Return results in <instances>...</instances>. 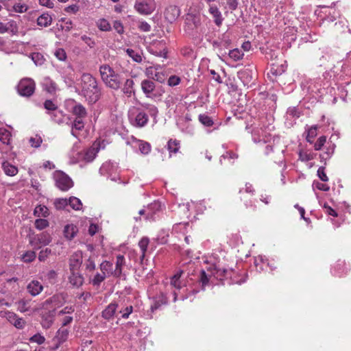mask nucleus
<instances>
[{
    "instance_id": "nucleus-25",
    "label": "nucleus",
    "mask_w": 351,
    "mask_h": 351,
    "mask_svg": "<svg viewBox=\"0 0 351 351\" xmlns=\"http://www.w3.org/2000/svg\"><path fill=\"white\" fill-rule=\"evenodd\" d=\"M99 269L104 274H106L107 277L114 276L113 265L111 262L104 261L99 265Z\"/></svg>"
},
{
    "instance_id": "nucleus-15",
    "label": "nucleus",
    "mask_w": 351,
    "mask_h": 351,
    "mask_svg": "<svg viewBox=\"0 0 351 351\" xmlns=\"http://www.w3.org/2000/svg\"><path fill=\"white\" fill-rule=\"evenodd\" d=\"M69 331L66 328H60L58 330L56 335L54 337V340L57 341L56 345V349L58 348L59 346L65 342L69 337Z\"/></svg>"
},
{
    "instance_id": "nucleus-51",
    "label": "nucleus",
    "mask_w": 351,
    "mask_h": 351,
    "mask_svg": "<svg viewBox=\"0 0 351 351\" xmlns=\"http://www.w3.org/2000/svg\"><path fill=\"white\" fill-rule=\"evenodd\" d=\"M54 204L57 209H64L67 205H69V199L66 198H59L55 200Z\"/></svg>"
},
{
    "instance_id": "nucleus-58",
    "label": "nucleus",
    "mask_w": 351,
    "mask_h": 351,
    "mask_svg": "<svg viewBox=\"0 0 351 351\" xmlns=\"http://www.w3.org/2000/svg\"><path fill=\"white\" fill-rule=\"evenodd\" d=\"M54 55L59 60L61 61H64L67 58L66 53L62 48L57 49L54 52Z\"/></svg>"
},
{
    "instance_id": "nucleus-55",
    "label": "nucleus",
    "mask_w": 351,
    "mask_h": 351,
    "mask_svg": "<svg viewBox=\"0 0 351 351\" xmlns=\"http://www.w3.org/2000/svg\"><path fill=\"white\" fill-rule=\"evenodd\" d=\"M51 254V250L50 248L47 247L39 252L38 258L40 262H43L47 260V258Z\"/></svg>"
},
{
    "instance_id": "nucleus-1",
    "label": "nucleus",
    "mask_w": 351,
    "mask_h": 351,
    "mask_svg": "<svg viewBox=\"0 0 351 351\" xmlns=\"http://www.w3.org/2000/svg\"><path fill=\"white\" fill-rule=\"evenodd\" d=\"M158 114L157 107L151 104H141L140 106H133L128 111L130 123L136 128L145 126L149 121L148 114L156 119Z\"/></svg>"
},
{
    "instance_id": "nucleus-49",
    "label": "nucleus",
    "mask_w": 351,
    "mask_h": 351,
    "mask_svg": "<svg viewBox=\"0 0 351 351\" xmlns=\"http://www.w3.org/2000/svg\"><path fill=\"white\" fill-rule=\"evenodd\" d=\"M44 108L47 110V112H51L58 109L57 104H56L51 99H47L43 104Z\"/></svg>"
},
{
    "instance_id": "nucleus-35",
    "label": "nucleus",
    "mask_w": 351,
    "mask_h": 351,
    "mask_svg": "<svg viewBox=\"0 0 351 351\" xmlns=\"http://www.w3.org/2000/svg\"><path fill=\"white\" fill-rule=\"evenodd\" d=\"M37 241L42 245H47L51 241L50 234L46 232H43L36 236Z\"/></svg>"
},
{
    "instance_id": "nucleus-9",
    "label": "nucleus",
    "mask_w": 351,
    "mask_h": 351,
    "mask_svg": "<svg viewBox=\"0 0 351 351\" xmlns=\"http://www.w3.org/2000/svg\"><path fill=\"white\" fill-rule=\"evenodd\" d=\"M83 262L82 253L77 251L73 254L69 258V270L70 271H80V268Z\"/></svg>"
},
{
    "instance_id": "nucleus-62",
    "label": "nucleus",
    "mask_w": 351,
    "mask_h": 351,
    "mask_svg": "<svg viewBox=\"0 0 351 351\" xmlns=\"http://www.w3.org/2000/svg\"><path fill=\"white\" fill-rule=\"evenodd\" d=\"M335 145L332 144L331 146L328 147L327 151L324 154H321L320 157L322 159L327 160L331 157L335 151Z\"/></svg>"
},
{
    "instance_id": "nucleus-29",
    "label": "nucleus",
    "mask_w": 351,
    "mask_h": 351,
    "mask_svg": "<svg viewBox=\"0 0 351 351\" xmlns=\"http://www.w3.org/2000/svg\"><path fill=\"white\" fill-rule=\"evenodd\" d=\"M2 168L4 173L9 176H14L18 173L17 167L8 162H3Z\"/></svg>"
},
{
    "instance_id": "nucleus-30",
    "label": "nucleus",
    "mask_w": 351,
    "mask_h": 351,
    "mask_svg": "<svg viewBox=\"0 0 351 351\" xmlns=\"http://www.w3.org/2000/svg\"><path fill=\"white\" fill-rule=\"evenodd\" d=\"M11 136V132L8 130L4 128H0V142L4 145H9Z\"/></svg>"
},
{
    "instance_id": "nucleus-40",
    "label": "nucleus",
    "mask_w": 351,
    "mask_h": 351,
    "mask_svg": "<svg viewBox=\"0 0 351 351\" xmlns=\"http://www.w3.org/2000/svg\"><path fill=\"white\" fill-rule=\"evenodd\" d=\"M48 114L50 115L51 119L53 121L57 123H62L63 121V112L62 110H60L57 109L56 110L51 112H47Z\"/></svg>"
},
{
    "instance_id": "nucleus-39",
    "label": "nucleus",
    "mask_w": 351,
    "mask_h": 351,
    "mask_svg": "<svg viewBox=\"0 0 351 351\" xmlns=\"http://www.w3.org/2000/svg\"><path fill=\"white\" fill-rule=\"evenodd\" d=\"M125 52L135 62L140 63L142 62L141 53L129 48L125 50Z\"/></svg>"
},
{
    "instance_id": "nucleus-11",
    "label": "nucleus",
    "mask_w": 351,
    "mask_h": 351,
    "mask_svg": "<svg viewBox=\"0 0 351 351\" xmlns=\"http://www.w3.org/2000/svg\"><path fill=\"white\" fill-rule=\"evenodd\" d=\"M180 14V10L176 5H169L165 11V19L170 23L177 20Z\"/></svg>"
},
{
    "instance_id": "nucleus-34",
    "label": "nucleus",
    "mask_w": 351,
    "mask_h": 351,
    "mask_svg": "<svg viewBox=\"0 0 351 351\" xmlns=\"http://www.w3.org/2000/svg\"><path fill=\"white\" fill-rule=\"evenodd\" d=\"M167 149L169 150L170 155L171 154H176L180 149V141L176 139H170L167 142Z\"/></svg>"
},
{
    "instance_id": "nucleus-23",
    "label": "nucleus",
    "mask_w": 351,
    "mask_h": 351,
    "mask_svg": "<svg viewBox=\"0 0 351 351\" xmlns=\"http://www.w3.org/2000/svg\"><path fill=\"white\" fill-rule=\"evenodd\" d=\"M52 16L48 13H43L37 19V25L40 27H47L52 23Z\"/></svg>"
},
{
    "instance_id": "nucleus-33",
    "label": "nucleus",
    "mask_w": 351,
    "mask_h": 351,
    "mask_svg": "<svg viewBox=\"0 0 351 351\" xmlns=\"http://www.w3.org/2000/svg\"><path fill=\"white\" fill-rule=\"evenodd\" d=\"M149 243V239L146 237H143L138 242V246H139L141 253H142L141 256L140 257L141 261H143V260L145 258V253L147 252Z\"/></svg>"
},
{
    "instance_id": "nucleus-14",
    "label": "nucleus",
    "mask_w": 351,
    "mask_h": 351,
    "mask_svg": "<svg viewBox=\"0 0 351 351\" xmlns=\"http://www.w3.org/2000/svg\"><path fill=\"white\" fill-rule=\"evenodd\" d=\"M74 105L71 108V113L75 118L85 119L87 117V111L85 107L80 103L73 101Z\"/></svg>"
},
{
    "instance_id": "nucleus-48",
    "label": "nucleus",
    "mask_w": 351,
    "mask_h": 351,
    "mask_svg": "<svg viewBox=\"0 0 351 351\" xmlns=\"http://www.w3.org/2000/svg\"><path fill=\"white\" fill-rule=\"evenodd\" d=\"M43 139L40 135H35V136L30 137L29 143L32 147L38 148L40 146Z\"/></svg>"
},
{
    "instance_id": "nucleus-36",
    "label": "nucleus",
    "mask_w": 351,
    "mask_h": 351,
    "mask_svg": "<svg viewBox=\"0 0 351 351\" xmlns=\"http://www.w3.org/2000/svg\"><path fill=\"white\" fill-rule=\"evenodd\" d=\"M107 275L104 274L101 271V273H97L93 278L90 279V283H91L93 286L99 287L101 283L105 280Z\"/></svg>"
},
{
    "instance_id": "nucleus-42",
    "label": "nucleus",
    "mask_w": 351,
    "mask_h": 351,
    "mask_svg": "<svg viewBox=\"0 0 351 351\" xmlns=\"http://www.w3.org/2000/svg\"><path fill=\"white\" fill-rule=\"evenodd\" d=\"M31 58L34 64L37 66L43 65L45 62L44 56L40 53L34 52L31 54Z\"/></svg>"
},
{
    "instance_id": "nucleus-24",
    "label": "nucleus",
    "mask_w": 351,
    "mask_h": 351,
    "mask_svg": "<svg viewBox=\"0 0 351 351\" xmlns=\"http://www.w3.org/2000/svg\"><path fill=\"white\" fill-rule=\"evenodd\" d=\"M157 69H154L153 67L147 69V73L148 75H151L154 80H156L160 83H162L165 80V75L162 72H158Z\"/></svg>"
},
{
    "instance_id": "nucleus-60",
    "label": "nucleus",
    "mask_w": 351,
    "mask_h": 351,
    "mask_svg": "<svg viewBox=\"0 0 351 351\" xmlns=\"http://www.w3.org/2000/svg\"><path fill=\"white\" fill-rule=\"evenodd\" d=\"M98 27L101 31H109L111 29L110 23L106 19H101L99 21Z\"/></svg>"
},
{
    "instance_id": "nucleus-13",
    "label": "nucleus",
    "mask_w": 351,
    "mask_h": 351,
    "mask_svg": "<svg viewBox=\"0 0 351 351\" xmlns=\"http://www.w3.org/2000/svg\"><path fill=\"white\" fill-rule=\"evenodd\" d=\"M168 302V299L165 294L160 293V294L153 297L152 304L151 305V311L152 312L159 309L162 305H166Z\"/></svg>"
},
{
    "instance_id": "nucleus-38",
    "label": "nucleus",
    "mask_w": 351,
    "mask_h": 351,
    "mask_svg": "<svg viewBox=\"0 0 351 351\" xmlns=\"http://www.w3.org/2000/svg\"><path fill=\"white\" fill-rule=\"evenodd\" d=\"M211 276L212 274L210 272L206 273L203 269L200 270L199 281L202 283V289H204V287L208 284Z\"/></svg>"
},
{
    "instance_id": "nucleus-63",
    "label": "nucleus",
    "mask_w": 351,
    "mask_h": 351,
    "mask_svg": "<svg viewBox=\"0 0 351 351\" xmlns=\"http://www.w3.org/2000/svg\"><path fill=\"white\" fill-rule=\"evenodd\" d=\"M81 40L84 42V43L86 44L90 48H93L96 45L95 40L86 35H82L81 36Z\"/></svg>"
},
{
    "instance_id": "nucleus-27",
    "label": "nucleus",
    "mask_w": 351,
    "mask_h": 351,
    "mask_svg": "<svg viewBox=\"0 0 351 351\" xmlns=\"http://www.w3.org/2000/svg\"><path fill=\"white\" fill-rule=\"evenodd\" d=\"M84 119H79V118H75L73 123H72V130H71V134L77 137V134L75 132V130L81 131L84 128Z\"/></svg>"
},
{
    "instance_id": "nucleus-18",
    "label": "nucleus",
    "mask_w": 351,
    "mask_h": 351,
    "mask_svg": "<svg viewBox=\"0 0 351 351\" xmlns=\"http://www.w3.org/2000/svg\"><path fill=\"white\" fill-rule=\"evenodd\" d=\"M71 275L69 278V282L71 285H72L73 287H81L84 283V277L80 273V271H70Z\"/></svg>"
},
{
    "instance_id": "nucleus-16",
    "label": "nucleus",
    "mask_w": 351,
    "mask_h": 351,
    "mask_svg": "<svg viewBox=\"0 0 351 351\" xmlns=\"http://www.w3.org/2000/svg\"><path fill=\"white\" fill-rule=\"evenodd\" d=\"M125 265V257L119 254L116 257L115 269L114 270V277L120 278L122 276V269Z\"/></svg>"
},
{
    "instance_id": "nucleus-6",
    "label": "nucleus",
    "mask_w": 351,
    "mask_h": 351,
    "mask_svg": "<svg viewBox=\"0 0 351 351\" xmlns=\"http://www.w3.org/2000/svg\"><path fill=\"white\" fill-rule=\"evenodd\" d=\"M201 25V16L199 14L189 13L185 19L184 30L189 34H192Z\"/></svg>"
},
{
    "instance_id": "nucleus-37",
    "label": "nucleus",
    "mask_w": 351,
    "mask_h": 351,
    "mask_svg": "<svg viewBox=\"0 0 351 351\" xmlns=\"http://www.w3.org/2000/svg\"><path fill=\"white\" fill-rule=\"evenodd\" d=\"M239 193L241 195V200H243V199H247V196L245 193L246 195H250L251 197L253 196L254 194V189L251 184L247 183L245 184V191H243V189H240Z\"/></svg>"
},
{
    "instance_id": "nucleus-54",
    "label": "nucleus",
    "mask_w": 351,
    "mask_h": 351,
    "mask_svg": "<svg viewBox=\"0 0 351 351\" xmlns=\"http://www.w3.org/2000/svg\"><path fill=\"white\" fill-rule=\"evenodd\" d=\"M230 44V40H223L220 42L215 41L213 43V46L219 49L220 53H222L223 48H227Z\"/></svg>"
},
{
    "instance_id": "nucleus-20",
    "label": "nucleus",
    "mask_w": 351,
    "mask_h": 351,
    "mask_svg": "<svg viewBox=\"0 0 351 351\" xmlns=\"http://www.w3.org/2000/svg\"><path fill=\"white\" fill-rule=\"evenodd\" d=\"M141 85L143 92L147 97H150L156 87L154 82L151 80H143Z\"/></svg>"
},
{
    "instance_id": "nucleus-7",
    "label": "nucleus",
    "mask_w": 351,
    "mask_h": 351,
    "mask_svg": "<svg viewBox=\"0 0 351 351\" xmlns=\"http://www.w3.org/2000/svg\"><path fill=\"white\" fill-rule=\"evenodd\" d=\"M208 272H210L217 280H223L224 278L231 277L232 270L215 265L209 267Z\"/></svg>"
},
{
    "instance_id": "nucleus-47",
    "label": "nucleus",
    "mask_w": 351,
    "mask_h": 351,
    "mask_svg": "<svg viewBox=\"0 0 351 351\" xmlns=\"http://www.w3.org/2000/svg\"><path fill=\"white\" fill-rule=\"evenodd\" d=\"M84 267H85L86 272H93L96 268L95 261L91 257H89L87 260L85 261Z\"/></svg>"
},
{
    "instance_id": "nucleus-59",
    "label": "nucleus",
    "mask_w": 351,
    "mask_h": 351,
    "mask_svg": "<svg viewBox=\"0 0 351 351\" xmlns=\"http://www.w3.org/2000/svg\"><path fill=\"white\" fill-rule=\"evenodd\" d=\"M139 150L143 154H148L151 151V145L149 143L141 142L139 145Z\"/></svg>"
},
{
    "instance_id": "nucleus-19",
    "label": "nucleus",
    "mask_w": 351,
    "mask_h": 351,
    "mask_svg": "<svg viewBox=\"0 0 351 351\" xmlns=\"http://www.w3.org/2000/svg\"><path fill=\"white\" fill-rule=\"evenodd\" d=\"M27 289L32 296H36L43 291V287L38 280H32L28 284Z\"/></svg>"
},
{
    "instance_id": "nucleus-31",
    "label": "nucleus",
    "mask_w": 351,
    "mask_h": 351,
    "mask_svg": "<svg viewBox=\"0 0 351 351\" xmlns=\"http://www.w3.org/2000/svg\"><path fill=\"white\" fill-rule=\"evenodd\" d=\"M320 9L315 11V14L320 17L322 20H328V15L331 14L330 9L327 6H319Z\"/></svg>"
},
{
    "instance_id": "nucleus-50",
    "label": "nucleus",
    "mask_w": 351,
    "mask_h": 351,
    "mask_svg": "<svg viewBox=\"0 0 351 351\" xmlns=\"http://www.w3.org/2000/svg\"><path fill=\"white\" fill-rule=\"evenodd\" d=\"M28 10V6L25 3H16L12 6V11L18 13L25 12Z\"/></svg>"
},
{
    "instance_id": "nucleus-26",
    "label": "nucleus",
    "mask_w": 351,
    "mask_h": 351,
    "mask_svg": "<svg viewBox=\"0 0 351 351\" xmlns=\"http://www.w3.org/2000/svg\"><path fill=\"white\" fill-rule=\"evenodd\" d=\"M348 269L344 261H339L333 267L334 275L341 276L343 274H346Z\"/></svg>"
},
{
    "instance_id": "nucleus-41",
    "label": "nucleus",
    "mask_w": 351,
    "mask_h": 351,
    "mask_svg": "<svg viewBox=\"0 0 351 351\" xmlns=\"http://www.w3.org/2000/svg\"><path fill=\"white\" fill-rule=\"evenodd\" d=\"M244 53L239 49H234L230 50L228 52V56L230 59L234 61H238L243 58Z\"/></svg>"
},
{
    "instance_id": "nucleus-45",
    "label": "nucleus",
    "mask_w": 351,
    "mask_h": 351,
    "mask_svg": "<svg viewBox=\"0 0 351 351\" xmlns=\"http://www.w3.org/2000/svg\"><path fill=\"white\" fill-rule=\"evenodd\" d=\"M198 118L200 123L204 126L210 127L214 124L213 119L206 114H200Z\"/></svg>"
},
{
    "instance_id": "nucleus-44",
    "label": "nucleus",
    "mask_w": 351,
    "mask_h": 351,
    "mask_svg": "<svg viewBox=\"0 0 351 351\" xmlns=\"http://www.w3.org/2000/svg\"><path fill=\"white\" fill-rule=\"evenodd\" d=\"M6 24V29L8 32H10L12 35H16L19 32V27L17 23L14 20H10Z\"/></svg>"
},
{
    "instance_id": "nucleus-3",
    "label": "nucleus",
    "mask_w": 351,
    "mask_h": 351,
    "mask_svg": "<svg viewBox=\"0 0 351 351\" xmlns=\"http://www.w3.org/2000/svg\"><path fill=\"white\" fill-rule=\"evenodd\" d=\"M99 73L104 84L109 88L117 90L121 87L122 80L121 75L108 64H102L99 66Z\"/></svg>"
},
{
    "instance_id": "nucleus-32",
    "label": "nucleus",
    "mask_w": 351,
    "mask_h": 351,
    "mask_svg": "<svg viewBox=\"0 0 351 351\" xmlns=\"http://www.w3.org/2000/svg\"><path fill=\"white\" fill-rule=\"evenodd\" d=\"M302 114V110L298 107H290L287 110V119H297Z\"/></svg>"
},
{
    "instance_id": "nucleus-61",
    "label": "nucleus",
    "mask_w": 351,
    "mask_h": 351,
    "mask_svg": "<svg viewBox=\"0 0 351 351\" xmlns=\"http://www.w3.org/2000/svg\"><path fill=\"white\" fill-rule=\"evenodd\" d=\"M326 142V137L325 136H320L317 141L314 143V149L315 150H320Z\"/></svg>"
},
{
    "instance_id": "nucleus-8",
    "label": "nucleus",
    "mask_w": 351,
    "mask_h": 351,
    "mask_svg": "<svg viewBox=\"0 0 351 351\" xmlns=\"http://www.w3.org/2000/svg\"><path fill=\"white\" fill-rule=\"evenodd\" d=\"M238 77L245 86H251L255 80L253 71L246 68L238 72Z\"/></svg>"
},
{
    "instance_id": "nucleus-57",
    "label": "nucleus",
    "mask_w": 351,
    "mask_h": 351,
    "mask_svg": "<svg viewBox=\"0 0 351 351\" xmlns=\"http://www.w3.org/2000/svg\"><path fill=\"white\" fill-rule=\"evenodd\" d=\"M133 312V306L132 305L126 306L125 308H121L119 313H121V317L128 319L130 315Z\"/></svg>"
},
{
    "instance_id": "nucleus-2",
    "label": "nucleus",
    "mask_w": 351,
    "mask_h": 351,
    "mask_svg": "<svg viewBox=\"0 0 351 351\" xmlns=\"http://www.w3.org/2000/svg\"><path fill=\"white\" fill-rule=\"evenodd\" d=\"M80 95L90 105L95 104L101 97V88L96 78L90 73H83L81 77Z\"/></svg>"
},
{
    "instance_id": "nucleus-21",
    "label": "nucleus",
    "mask_w": 351,
    "mask_h": 351,
    "mask_svg": "<svg viewBox=\"0 0 351 351\" xmlns=\"http://www.w3.org/2000/svg\"><path fill=\"white\" fill-rule=\"evenodd\" d=\"M209 12L214 18V22L217 26H220L223 20L221 13L216 5H210Z\"/></svg>"
},
{
    "instance_id": "nucleus-64",
    "label": "nucleus",
    "mask_w": 351,
    "mask_h": 351,
    "mask_svg": "<svg viewBox=\"0 0 351 351\" xmlns=\"http://www.w3.org/2000/svg\"><path fill=\"white\" fill-rule=\"evenodd\" d=\"M285 72V69L282 65H281V67L279 68H275L271 67L269 72L268 73V75H272L273 76H278L282 75Z\"/></svg>"
},
{
    "instance_id": "nucleus-17",
    "label": "nucleus",
    "mask_w": 351,
    "mask_h": 351,
    "mask_svg": "<svg viewBox=\"0 0 351 351\" xmlns=\"http://www.w3.org/2000/svg\"><path fill=\"white\" fill-rule=\"evenodd\" d=\"M134 82L132 79H127L121 88V92L128 97H130L135 93L134 87Z\"/></svg>"
},
{
    "instance_id": "nucleus-28",
    "label": "nucleus",
    "mask_w": 351,
    "mask_h": 351,
    "mask_svg": "<svg viewBox=\"0 0 351 351\" xmlns=\"http://www.w3.org/2000/svg\"><path fill=\"white\" fill-rule=\"evenodd\" d=\"M78 228L76 226L73 224H68L64 227V236L69 239H72L75 237Z\"/></svg>"
},
{
    "instance_id": "nucleus-53",
    "label": "nucleus",
    "mask_w": 351,
    "mask_h": 351,
    "mask_svg": "<svg viewBox=\"0 0 351 351\" xmlns=\"http://www.w3.org/2000/svg\"><path fill=\"white\" fill-rule=\"evenodd\" d=\"M96 156V152L94 148L88 149L86 151L84 159L87 162H91L94 160Z\"/></svg>"
},
{
    "instance_id": "nucleus-22",
    "label": "nucleus",
    "mask_w": 351,
    "mask_h": 351,
    "mask_svg": "<svg viewBox=\"0 0 351 351\" xmlns=\"http://www.w3.org/2000/svg\"><path fill=\"white\" fill-rule=\"evenodd\" d=\"M135 9L140 14H150L152 12V9L148 3L145 1L136 2L134 5Z\"/></svg>"
},
{
    "instance_id": "nucleus-52",
    "label": "nucleus",
    "mask_w": 351,
    "mask_h": 351,
    "mask_svg": "<svg viewBox=\"0 0 351 351\" xmlns=\"http://www.w3.org/2000/svg\"><path fill=\"white\" fill-rule=\"evenodd\" d=\"M34 225L36 229L41 230L49 226V222L45 219H38L35 221Z\"/></svg>"
},
{
    "instance_id": "nucleus-56",
    "label": "nucleus",
    "mask_w": 351,
    "mask_h": 351,
    "mask_svg": "<svg viewBox=\"0 0 351 351\" xmlns=\"http://www.w3.org/2000/svg\"><path fill=\"white\" fill-rule=\"evenodd\" d=\"M29 341L33 343H36L39 345L43 344L45 341V338L44 336L40 335V333H37L29 338Z\"/></svg>"
},
{
    "instance_id": "nucleus-5",
    "label": "nucleus",
    "mask_w": 351,
    "mask_h": 351,
    "mask_svg": "<svg viewBox=\"0 0 351 351\" xmlns=\"http://www.w3.org/2000/svg\"><path fill=\"white\" fill-rule=\"evenodd\" d=\"M35 87L36 84L33 80L25 78L19 82L17 86V91L20 95L29 97L34 93Z\"/></svg>"
},
{
    "instance_id": "nucleus-43",
    "label": "nucleus",
    "mask_w": 351,
    "mask_h": 351,
    "mask_svg": "<svg viewBox=\"0 0 351 351\" xmlns=\"http://www.w3.org/2000/svg\"><path fill=\"white\" fill-rule=\"evenodd\" d=\"M69 205H70L73 209L80 210L82 208V203L80 199L72 196L69 199Z\"/></svg>"
},
{
    "instance_id": "nucleus-4",
    "label": "nucleus",
    "mask_w": 351,
    "mask_h": 351,
    "mask_svg": "<svg viewBox=\"0 0 351 351\" xmlns=\"http://www.w3.org/2000/svg\"><path fill=\"white\" fill-rule=\"evenodd\" d=\"M53 179L56 186L62 191H66L73 186L72 180L62 171H56L53 173Z\"/></svg>"
},
{
    "instance_id": "nucleus-12",
    "label": "nucleus",
    "mask_w": 351,
    "mask_h": 351,
    "mask_svg": "<svg viewBox=\"0 0 351 351\" xmlns=\"http://www.w3.org/2000/svg\"><path fill=\"white\" fill-rule=\"evenodd\" d=\"M118 307V303L116 301H112L101 312V317L106 320L112 319L117 311Z\"/></svg>"
},
{
    "instance_id": "nucleus-10",
    "label": "nucleus",
    "mask_w": 351,
    "mask_h": 351,
    "mask_svg": "<svg viewBox=\"0 0 351 351\" xmlns=\"http://www.w3.org/2000/svg\"><path fill=\"white\" fill-rule=\"evenodd\" d=\"M56 311L55 309L45 311L41 313V325L43 328H49L53 323Z\"/></svg>"
},
{
    "instance_id": "nucleus-46",
    "label": "nucleus",
    "mask_w": 351,
    "mask_h": 351,
    "mask_svg": "<svg viewBox=\"0 0 351 351\" xmlns=\"http://www.w3.org/2000/svg\"><path fill=\"white\" fill-rule=\"evenodd\" d=\"M36 257V252L34 251L29 250L22 255L21 259L24 263H31L35 260Z\"/></svg>"
}]
</instances>
